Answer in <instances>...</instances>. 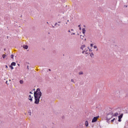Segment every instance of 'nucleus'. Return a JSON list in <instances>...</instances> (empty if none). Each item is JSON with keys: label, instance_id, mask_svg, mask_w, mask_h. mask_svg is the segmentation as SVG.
<instances>
[{"label": "nucleus", "instance_id": "nucleus-1", "mask_svg": "<svg viewBox=\"0 0 128 128\" xmlns=\"http://www.w3.org/2000/svg\"><path fill=\"white\" fill-rule=\"evenodd\" d=\"M42 96V92H40V89L38 88L36 90V91L34 92V104H40V99Z\"/></svg>", "mask_w": 128, "mask_h": 128}, {"label": "nucleus", "instance_id": "nucleus-2", "mask_svg": "<svg viewBox=\"0 0 128 128\" xmlns=\"http://www.w3.org/2000/svg\"><path fill=\"white\" fill-rule=\"evenodd\" d=\"M81 50H82V54H88V50L89 48H86V45H82L81 48Z\"/></svg>", "mask_w": 128, "mask_h": 128}, {"label": "nucleus", "instance_id": "nucleus-3", "mask_svg": "<svg viewBox=\"0 0 128 128\" xmlns=\"http://www.w3.org/2000/svg\"><path fill=\"white\" fill-rule=\"evenodd\" d=\"M112 118V115L111 114H108L106 116V118L108 120H111Z\"/></svg>", "mask_w": 128, "mask_h": 128}, {"label": "nucleus", "instance_id": "nucleus-4", "mask_svg": "<svg viewBox=\"0 0 128 128\" xmlns=\"http://www.w3.org/2000/svg\"><path fill=\"white\" fill-rule=\"evenodd\" d=\"M98 118H99L98 116L94 117L92 120V122H96L98 120Z\"/></svg>", "mask_w": 128, "mask_h": 128}, {"label": "nucleus", "instance_id": "nucleus-5", "mask_svg": "<svg viewBox=\"0 0 128 128\" xmlns=\"http://www.w3.org/2000/svg\"><path fill=\"white\" fill-rule=\"evenodd\" d=\"M28 100H30V102H32V96L31 95L28 96Z\"/></svg>", "mask_w": 128, "mask_h": 128}, {"label": "nucleus", "instance_id": "nucleus-6", "mask_svg": "<svg viewBox=\"0 0 128 128\" xmlns=\"http://www.w3.org/2000/svg\"><path fill=\"white\" fill-rule=\"evenodd\" d=\"M85 125H86V126H88V120L86 121Z\"/></svg>", "mask_w": 128, "mask_h": 128}, {"label": "nucleus", "instance_id": "nucleus-7", "mask_svg": "<svg viewBox=\"0 0 128 128\" xmlns=\"http://www.w3.org/2000/svg\"><path fill=\"white\" fill-rule=\"evenodd\" d=\"M24 48H25V50H28V46L26 45L24 46Z\"/></svg>", "mask_w": 128, "mask_h": 128}, {"label": "nucleus", "instance_id": "nucleus-8", "mask_svg": "<svg viewBox=\"0 0 128 128\" xmlns=\"http://www.w3.org/2000/svg\"><path fill=\"white\" fill-rule=\"evenodd\" d=\"M11 66H16V62H12V64H11Z\"/></svg>", "mask_w": 128, "mask_h": 128}, {"label": "nucleus", "instance_id": "nucleus-9", "mask_svg": "<svg viewBox=\"0 0 128 128\" xmlns=\"http://www.w3.org/2000/svg\"><path fill=\"white\" fill-rule=\"evenodd\" d=\"M82 34H86V28L82 29Z\"/></svg>", "mask_w": 128, "mask_h": 128}, {"label": "nucleus", "instance_id": "nucleus-10", "mask_svg": "<svg viewBox=\"0 0 128 128\" xmlns=\"http://www.w3.org/2000/svg\"><path fill=\"white\" fill-rule=\"evenodd\" d=\"M118 116V112H116L114 114V116Z\"/></svg>", "mask_w": 128, "mask_h": 128}, {"label": "nucleus", "instance_id": "nucleus-11", "mask_svg": "<svg viewBox=\"0 0 128 128\" xmlns=\"http://www.w3.org/2000/svg\"><path fill=\"white\" fill-rule=\"evenodd\" d=\"M20 83L21 84H24V80H20Z\"/></svg>", "mask_w": 128, "mask_h": 128}, {"label": "nucleus", "instance_id": "nucleus-12", "mask_svg": "<svg viewBox=\"0 0 128 128\" xmlns=\"http://www.w3.org/2000/svg\"><path fill=\"white\" fill-rule=\"evenodd\" d=\"M94 53H90V56L92 58V56H94Z\"/></svg>", "mask_w": 128, "mask_h": 128}, {"label": "nucleus", "instance_id": "nucleus-13", "mask_svg": "<svg viewBox=\"0 0 128 128\" xmlns=\"http://www.w3.org/2000/svg\"><path fill=\"white\" fill-rule=\"evenodd\" d=\"M122 118V114L118 116V118Z\"/></svg>", "mask_w": 128, "mask_h": 128}, {"label": "nucleus", "instance_id": "nucleus-14", "mask_svg": "<svg viewBox=\"0 0 128 128\" xmlns=\"http://www.w3.org/2000/svg\"><path fill=\"white\" fill-rule=\"evenodd\" d=\"M2 56L3 58H6V55L3 54Z\"/></svg>", "mask_w": 128, "mask_h": 128}, {"label": "nucleus", "instance_id": "nucleus-15", "mask_svg": "<svg viewBox=\"0 0 128 128\" xmlns=\"http://www.w3.org/2000/svg\"><path fill=\"white\" fill-rule=\"evenodd\" d=\"M10 68H11V70H14V66H10Z\"/></svg>", "mask_w": 128, "mask_h": 128}, {"label": "nucleus", "instance_id": "nucleus-16", "mask_svg": "<svg viewBox=\"0 0 128 128\" xmlns=\"http://www.w3.org/2000/svg\"><path fill=\"white\" fill-rule=\"evenodd\" d=\"M84 73L82 72H79V74H83Z\"/></svg>", "mask_w": 128, "mask_h": 128}, {"label": "nucleus", "instance_id": "nucleus-17", "mask_svg": "<svg viewBox=\"0 0 128 128\" xmlns=\"http://www.w3.org/2000/svg\"><path fill=\"white\" fill-rule=\"evenodd\" d=\"M14 54H12L11 55V58H14Z\"/></svg>", "mask_w": 128, "mask_h": 128}, {"label": "nucleus", "instance_id": "nucleus-18", "mask_svg": "<svg viewBox=\"0 0 128 128\" xmlns=\"http://www.w3.org/2000/svg\"><path fill=\"white\" fill-rule=\"evenodd\" d=\"M120 118H118V122H121V121H122V120H120Z\"/></svg>", "mask_w": 128, "mask_h": 128}, {"label": "nucleus", "instance_id": "nucleus-19", "mask_svg": "<svg viewBox=\"0 0 128 128\" xmlns=\"http://www.w3.org/2000/svg\"><path fill=\"white\" fill-rule=\"evenodd\" d=\"M94 48H96V46H94Z\"/></svg>", "mask_w": 128, "mask_h": 128}, {"label": "nucleus", "instance_id": "nucleus-20", "mask_svg": "<svg viewBox=\"0 0 128 128\" xmlns=\"http://www.w3.org/2000/svg\"><path fill=\"white\" fill-rule=\"evenodd\" d=\"M114 118L113 120H111V122H114Z\"/></svg>", "mask_w": 128, "mask_h": 128}, {"label": "nucleus", "instance_id": "nucleus-21", "mask_svg": "<svg viewBox=\"0 0 128 128\" xmlns=\"http://www.w3.org/2000/svg\"><path fill=\"white\" fill-rule=\"evenodd\" d=\"M80 38H82V40H84V38H82V36H80Z\"/></svg>", "mask_w": 128, "mask_h": 128}, {"label": "nucleus", "instance_id": "nucleus-22", "mask_svg": "<svg viewBox=\"0 0 128 128\" xmlns=\"http://www.w3.org/2000/svg\"><path fill=\"white\" fill-rule=\"evenodd\" d=\"M71 82H74V80H71Z\"/></svg>", "mask_w": 128, "mask_h": 128}, {"label": "nucleus", "instance_id": "nucleus-23", "mask_svg": "<svg viewBox=\"0 0 128 128\" xmlns=\"http://www.w3.org/2000/svg\"><path fill=\"white\" fill-rule=\"evenodd\" d=\"M80 30H82V28L80 27Z\"/></svg>", "mask_w": 128, "mask_h": 128}, {"label": "nucleus", "instance_id": "nucleus-24", "mask_svg": "<svg viewBox=\"0 0 128 128\" xmlns=\"http://www.w3.org/2000/svg\"><path fill=\"white\" fill-rule=\"evenodd\" d=\"M90 46L92 47V44H90Z\"/></svg>", "mask_w": 128, "mask_h": 128}, {"label": "nucleus", "instance_id": "nucleus-25", "mask_svg": "<svg viewBox=\"0 0 128 128\" xmlns=\"http://www.w3.org/2000/svg\"><path fill=\"white\" fill-rule=\"evenodd\" d=\"M30 94H32V92H30Z\"/></svg>", "mask_w": 128, "mask_h": 128}, {"label": "nucleus", "instance_id": "nucleus-26", "mask_svg": "<svg viewBox=\"0 0 128 128\" xmlns=\"http://www.w3.org/2000/svg\"><path fill=\"white\" fill-rule=\"evenodd\" d=\"M56 24H58V23H56L54 26H56Z\"/></svg>", "mask_w": 128, "mask_h": 128}, {"label": "nucleus", "instance_id": "nucleus-27", "mask_svg": "<svg viewBox=\"0 0 128 128\" xmlns=\"http://www.w3.org/2000/svg\"><path fill=\"white\" fill-rule=\"evenodd\" d=\"M68 32H70V30H69Z\"/></svg>", "mask_w": 128, "mask_h": 128}, {"label": "nucleus", "instance_id": "nucleus-28", "mask_svg": "<svg viewBox=\"0 0 128 128\" xmlns=\"http://www.w3.org/2000/svg\"><path fill=\"white\" fill-rule=\"evenodd\" d=\"M78 27L80 28V25H79V26H78Z\"/></svg>", "mask_w": 128, "mask_h": 128}, {"label": "nucleus", "instance_id": "nucleus-29", "mask_svg": "<svg viewBox=\"0 0 128 128\" xmlns=\"http://www.w3.org/2000/svg\"><path fill=\"white\" fill-rule=\"evenodd\" d=\"M58 22V24H60V22Z\"/></svg>", "mask_w": 128, "mask_h": 128}, {"label": "nucleus", "instance_id": "nucleus-30", "mask_svg": "<svg viewBox=\"0 0 128 128\" xmlns=\"http://www.w3.org/2000/svg\"><path fill=\"white\" fill-rule=\"evenodd\" d=\"M6 84H8V81L6 82Z\"/></svg>", "mask_w": 128, "mask_h": 128}, {"label": "nucleus", "instance_id": "nucleus-31", "mask_svg": "<svg viewBox=\"0 0 128 128\" xmlns=\"http://www.w3.org/2000/svg\"><path fill=\"white\" fill-rule=\"evenodd\" d=\"M6 68H8V66H6Z\"/></svg>", "mask_w": 128, "mask_h": 128}, {"label": "nucleus", "instance_id": "nucleus-32", "mask_svg": "<svg viewBox=\"0 0 128 128\" xmlns=\"http://www.w3.org/2000/svg\"><path fill=\"white\" fill-rule=\"evenodd\" d=\"M74 30L72 29V30Z\"/></svg>", "mask_w": 128, "mask_h": 128}, {"label": "nucleus", "instance_id": "nucleus-33", "mask_svg": "<svg viewBox=\"0 0 128 128\" xmlns=\"http://www.w3.org/2000/svg\"><path fill=\"white\" fill-rule=\"evenodd\" d=\"M27 68H28V66Z\"/></svg>", "mask_w": 128, "mask_h": 128}, {"label": "nucleus", "instance_id": "nucleus-34", "mask_svg": "<svg viewBox=\"0 0 128 128\" xmlns=\"http://www.w3.org/2000/svg\"><path fill=\"white\" fill-rule=\"evenodd\" d=\"M68 22H70V20H68Z\"/></svg>", "mask_w": 128, "mask_h": 128}, {"label": "nucleus", "instance_id": "nucleus-35", "mask_svg": "<svg viewBox=\"0 0 128 128\" xmlns=\"http://www.w3.org/2000/svg\"><path fill=\"white\" fill-rule=\"evenodd\" d=\"M52 28H54V26H52Z\"/></svg>", "mask_w": 128, "mask_h": 128}, {"label": "nucleus", "instance_id": "nucleus-36", "mask_svg": "<svg viewBox=\"0 0 128 128\" xmlns=\"http://www.w3.org/2000/svg\"><path fill=\"white\" fill-rule=\"evenodd\" d=\"M96 50H98V49Z\"/></svg>", "mask_w": 128, "mask_h": 128}]
</instances>
